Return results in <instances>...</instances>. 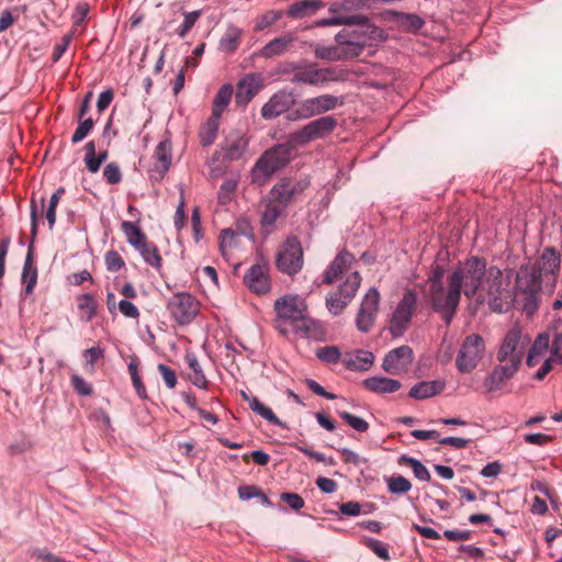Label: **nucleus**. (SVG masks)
<instances>
[{"label": "nucleus", "mask_w": 562, "mask_h": 562, "mask_svg": "<svg viewBox=\"0 0 562 562\" xmlns=\"http://www.w3.org/2000/svg\"><path fill=\"white\" fill-rule=\"evenodd\" d=\"M542 277L530 263L522 265L517 271L515 292L516 294H525V310L537 307L536 296L542 289Z\"/></svg>", "instance_id": "obj_10"}, {"label": "nucleus", "mask_w": 562, "mask_h": 562, "mask_svg": "<svg viewBox=\"0 0 562 562\" xmlns=\"http://www.w3.org/2000/svg\"><path fill=\"white\" fill-rule=\"evenodd\" d=\"M22 280L25 282V294H31L37 282V268L33 265V241L29 246V250L24 260Z\"/></svg>", "instance_id": "obj_31"}, {"label": "nucleus", "mask_w": 562, "mask_h": 562, "mask_svg": "<svg viewBox=\"0 0 562 562\" xmlns=\"http://www.w3.org/2000/svg\"><path fill=\"white\" fill-rule=\"evenodd\" d=\"M344 104V100L333 94H322L301 101L300 106L288 114L291 121L306 120L335 110Z\"/></svg>", "instance_id": "obj_7"}, {"label": "nucleus", "mask_w": 562, "mask_h": 562, "mask_svg": "<svg viewBox=\"0 0 562 562\" xmlns=\"http://www.w3.org/2000/svg\"><path fill=\"white\" fill-rule=\"evenodd\" d=\"M352 24L358 26L353 30L344 29L335 35V41L346 46L351 58L359 57L363 49L372 46L373 42L378 38L381 30L369 23L368 18Z\"/></svg>", "instance_id": "obj_4"}, {"label": "nucleus", "mask_w": 562, "mask_h": 562, "mask_svg": "<svg viewBox=\"0 0 562 562\" xmlns=\"http://www.w3.org/2000/svg\"><path fill=\"white\" fill-rule=\"evenodd\" d=\"M362 385L376 394H391L398 391L402 386L401 382L386 376H370L362 381Z\"/></svg>", "instance_id": "obj_27"}, {"label": "nucleus", "mask_w": 562, "mask_h": 562, "mask_svg": "<svg viewBox=\"0 0 562 562\" xmlns=\"http://www.w3.org/2000/svg\"><path fill=\"white\" fill-rule=\"evenodd\" d=\"M366 20L364 15H352L349 18H342V16H334V18H327V19H321L316 21V26H331V25H351L355 21L361 22Z\"/></svg>", "instance_id": "obj_50"}, {"label": "nucleus", "mask_w": 562, "mask_h": 562, "mask_svg": "<svg viewBox=\"0 0 562 562\" xmlns=\"http://www.w3.org/2000/svg\"><path fill=\"white\" fill-rule=\"evenodd\" d=\"M416 304L417 293L414 290H407L397 303L391 318L389 330L393 338L403 336L413 318Z\"/></svg>", "instance_id": "obj_13"}, {"label": "nucleus", "mask_w": 562, "mask_h": 562, "mask_svg": "<svg viewBox=\"0 0 562 562\" xmlns=\"http://www.w3.org/2000/svg\"><path fill=\"white\" fill-rule=\"evenodd\" d=\"M200 15H201L200 10L188 12L184 14V20H183L182 24L179 26V29L177 30V34L179 35V37H184L188 34V32L195 24V22Z\"/></svg>", "instance_id": "obj_53"}, {"label": "nucleus", "mask_w": 562, "mask_h": 562, "mask_svg": "<svg viewBox=\"0 0 562 562\" xmlns=\"http://www.w3.org/2000/svg\"><path fill=\"white\" fill-rule=\"evenodd\" d=\"M366 544L370 550H372L380 559L384 561L390 560L389 549L387 546L380 540H376L374 538H368L366 541Z\"/></svg>", "instance_id": "obj_55"}, {"label": "nucleus", "mask_w": 562, "mask_h": 562, "mask_svg": "<svg viewBox=\"0 0 562 562\" xmlns=\"http://www.w3.org/2000/svg\"><path fill=\"white\" fill-rule=\"evenodd\" d=\"M314 47L315 57L327 61H339L351 58L345 45L337 43L336 45L311 44Z\"/></svg>", "instance_id": "obj_28"}, {"label": "nucleus", "mask_w": 562, "mask_h": 562, "mask_svg": "<svg viewBox=\"0 0 562 562\" xmlns=\"http://www.w3.org/2000/svg\"><path fill=\"white\" fill-rule=\"evenodd\" d=\"M536 268L542 278L552 277L555 279L560 271L561 255L553 247H546L536 263L531 265Z\"/></svg>", "instance_id": "obj_22"}, {"label": "nucleus", "mask_w": 562, "mask_h": 562, "mask_svg": "<svg viewBox=\"0 0 562 562\" xmlns=\"http://www.w3.org/2000/svg\"><path fill=\"white\" fill-rule=\"evenodd\" d=\"M106 269L112 272L120 271L124 266V260L115 250H110L105 254Z\"/></svg>", "instance_id": "obj_56"}, {"label": "nucleus", "mask_w": 562, "mask_h": 562, "mask_svg": "<svg viewBox=\"0 0 562 562\" xmlns=\"http://www.w3.org/2000/svg\"><path fill=\"white\" fill-rule=\"evenodd\" d=\"M380 294L376 288H370L361 301L360 308L356 317V326L359 331L368 333L371 330L379 310Z\"/></svg>", "instance_id": "obj_15"}, {"label": "nucleus", "mask_w": 562, "mask_h": 562, "mask_svg": "<svg viewBox=\"0 0 562 562\" xmlns=\"http://www.w3.org/2000/svg\"><path fill=\"white\" fill-rule=\"evenodd\" d=\"M445 386L446 382L443 380L422 381L411 387L408 396L417 401H423L440 394Z\"/></svg>", "instance_id": "obj_26"}, {"label": "nucleus", "mask_w": 562, "mask_h": 562, "mask_svg": "<svg viewBox=\"0 0 562 562\" xmlns=\"http://www.w3.org/2000/svg\"><path fill=\"white\" fill-rule=\"evenodd\" d=\"M294 36L286 34L280 37H276L268 42L259 52V55L263 58H273L284 54L289 46L293 43Z\"/></svg>", "instance_id": "obj_29"}, {"label": "nucleus", "mask_w": 562, "mask_h": 562, "mask_svg": "<svg viewBox=\"0 0 562 562\" xmlns=\"http://www.w3.org/2000/svg\"><path fill=\"white\" fill-rule=\"evenodd\" d=\"M94 122L91 117L79 120V125L71 137V143L77 144L85 139L92 131Z\"/></svg>", "instance_id": "obj_51"}, {"label": "nucleus", "mask_w": 562, "mask_h": 562, "mask_svg": "<svg viewBox=\"0 0 562 562\" xmlns=\"http://www.w3.org/2000/svg\"><path fill=\"white\" fill-rule=\"evenodd\" d=\"M103 177L110 184H117L122 180V172L117 164L110 162L103 169Z\"/></svg>", "instance_id": "obj_54"}, {"label": "nucleus", "mask_w": 562, "mask_h": 562, "mask_svg": "<svg viewBox=\"0 0 562 562\" xmlns=\"http://www.w3.org/2000/svg\"><path fill=\"white\" fill-rule=\"evenodd\" d=\"M167 308L177 324L188 325L199 313V302L190 293L179 292L168 300Z\"/></svg>", "instance_id": "obj_14"}, {"label": "nucleus", "mask_w": 562, "mask_h": 562, "mask_svg": "<svg viewBox=\"0 0 562 562\" xmlns=\"http://www.w3.org/2000/svg\"><path fill=\"white\" fill-rule=\"evenodd\" d=\"M445 267L434 265L430 269L426 283L428 284L427 299L437 313H440L445 324L450 312V305L447 302V288L443 284Z\"/></svg>", "instance_id": "obj_6"}, {"label": "nucleus", "mask_w": 562, "mask_h": 562, "mask_svg": "<svg viewBox=\"0 0 562 562\" xmlns=\"http://www.w3.org/2000/svg\"><path fill=\"white\" fill-rule=\"evenodd\" d=\"M518 358L515 362H507L505 364H497L493 368L491 373L485 378L483 385L488 393L498 391L503 383L515 376L519 369Z\"/></svg>", "instance_id": "obj_19"}, {"label": "nucleus", "mask_w": 562, "mask_h": 562, "mask_svg": "<svg viewBox=\"0 0 562 562\" xmlns=\"http://www.w3.org/2000/svg\"><path fill=\"white\" fill-rule=\"evenodd\" d=\"M282 16V11H268L256 21L255 31L261 32L274 24Z\"/></svg>", "instance_id": "obj_52"}, {"label": "nucleus", "mask_w": 562, "mask_h": 562, "mask_svg": "<svg viewBox=\"0 0 562 562\" xmlns=\"http://www.w3.org/2000/svg\"><path fill=\"white\" fill-rule=\"evenodd\" d=\"M550 359L557 363H562V334H558L553 339Z\"/></svg>", "instance_id": "obj_64"}, {"label": "nucleus", "mask_w": 562, "mask_h": 562, "mask_svg": "<svg viewBox=\"0 0 562 562\" xmlns=\"http://www.w3.org/2000/svg\"><path fill=\"white\" fill-rule=\"evenodd\" d=\"M339 512L345 516L356 517L359 516L361 513V505L359 502L356 501L341 503L339 505Z\"/></svg>", "instance_id": "obj_63"}, {"label": "nucleus", "mask_w": 562, "mask_h": 562, "mask_svg": "<svg viewBox=\"0 0 562 562\" xmlns=\"http://www.w3.org/2000/svg\"><path fill=\"white\" fill-rule=\"evenodd\" d=\"M117 306H119L120 312L124 316L130 317V318H138L139 311H138L137 306L135 304H133L131 301L123 299L119 302Z\"/></svg>", "instance_id": "obj_61"}, {"label": "nucleus", "mask_w": 562, "mask_h": 562, "mask_svg": "<svg viewBox=\"0 0 562 562\" xmlns=\"http://www.w3.org/2000/svg\"><path fill=\"white\" fill-rule=\"evenodd\" d=\"M121 227L124 235L126 236L127 243L134 248L137 249L148 241L138 223L124 221L121 224Z\"/></svg>", "instance_id": "obj_32"}, {"label": "nucleus", "mask_w": 562, "mask_h": 562, "mask_svg": "<svg viewBox=\"0 0 562 562\" xmlns=\"http://www.w3.org/2000/svg\"><path fill=\"white\" fill-rule=\"evenodd\" d=\"M401 462L407 463L412 467L415 477L422 482L430 481V473L428 469L417 459L403 454Z\"/></svg>", "instance_id": "obj_44"}, {"label": "nucleus", "mask_w": 562, "mask_h": 562, "mask_svg": "<svg viewBox=\"0 0 562 562\" xmlns=\"http://www.w3.org/2000/svg\"><path fill=\"white\" fill-rule=\"evenodd\" d=\"M245 284L257 294H266L270 291L271 284L266 265H252L244 276Z\"/></svg>", "instance_id": "obj_21"}, {"label": "nucleus", "mask_w": 562, "mask_h": 562, "mask_svg": "<svg viewBox=\"0 0 562 562\" xmlns=\"http://www.w3.org/2000/svg\"><path fill=\"white\" fill-rule=\"evenodd\" d=\"M284 207L277 202L271 201L266 206L262 212L261 222L263 226H272L277 222V220L281 216Z\"/></svg>", "instance_id": "obj_46"}, {"label": "nucleus", "mask_w": 562, "mask_h": 562, "mask_svg": "<svg viewBox=\"0 0 562 562\" xmlns=\"http://www.w3.org/2000/svg\"><path fill=\"white\" fill-rule=\"evenodd\" d=\"M237 233L241 236L249 238V239L254 238V233H252L251 227L249 226V223L245 220H241V221L237 222L236 231L232 229V228H225L224 231H222L221 247H223L224 243H226L227 239H229V245H231L232 241L235 239Z\"/></svg>", "instance_id": "obj_40"}, {"label": "nucleus", "mask_w": 562, "mask_h": 562, "mask_svg": "<svg viewBox=\"0 0 562 562\" xmlns=\"http://www.w3.org/2000/svg\"><path fill=\"white\" fill-rule=\"evenodd\" d=\"M233 92L234 89L231 83H225L218 89L213 100L212 115L222 116L232 100Z\"/></svg>", "instance_id": "obj_34"}, {"label": "nucleus", "mask_w": 562, "mask_h": 562, "mask_svg": "<svg viewBox=\"0 0 562 562\" xmlns=\"http://www.w3.org/2000/svg\"><path fill=\"white\" fill-rule=\"evenodd\" d=\"M485 342L479 334L467 336L459 349L456 367L461 373L472 372L483 358Z\"/></svg>", "instance_id": "obj_11"}, {"label": "nucleus", "mask_w": 562, "mask_h": 562, "mask_svg": "<svg viewBox=\"0 0 562 562\" xmlns=\"http://www.w3.org/2000/svg\"><path fill=\"white\" fill-rule=\"evenodd\" d=\"M297 146L299 145L292 144L289 138L286 143L277 144L266 150L252 167V182L258 184L266 183L269 178L291 161L293 150Z\"/></svg>", "instance_id": "obj_3"}, {"label": "nucleus", "mask_w": 562, "mask_h": 562, "mask_svg": "<svg viewBox=\"0 0 562 562\" xmlns=\"http://www.w3.org/2000/svg\"><path fill=\"white\" fill-rule=\"evenodd\" d=\"M86 156H85V164L87 169L91 173H95L99 171L101 167L100 160H98L97 154H95V144L93 140L88 142L85 145Z\"/></svg>", "instance_id": "obj_48"}, {"label": "nucleus", "mask_w": 562, "mask_h": 562, "mask_svg": "<svg viewBox=\"0 0 562 562\" xmlns=\"http://www.w3.org/2000/svg\"><path fill=\"white\" fill-rule=\"evenodd\" d=\"M262 87V77L259 74H247L237 83L235 102L238 106H246Z\"/></svg>", "instance_id": "obj_20"}, {"label": "nucleus", "mask_w": 562, "mask_h": 562, "mask_svg": "<svg viewBox=\"0 0 562 562\" xmlns=\"http://www.w3.org/2000/svg\"><path fill=\"white\" fill-rule=\"evenodd\" d=\"M353 261L355 257L352 254L345 250L338 252L335 259L325 270L323 282L326 284L334 283L336 280L339 279L341 274L348 272Z\"/></svg>", "instance_id": "obj_24"}, {"label": "nucleus", "mask_w": 562, "mask_h": 562, "mask_svg": "<svg viewBox=\"0 0 562 562\" xmlns=\"http://www.w3.org/2000/svg\"><path fill=\"white\" fill-rule=\"evenodd\" d=\"M71 384L75 389V391L82 396H88L92 393V387L89 383L85 381L83 378L79 375H74L71 378Z\"/></svg>", "instance_id": "obj_62"}, {"label": "nucleus", "mask_w": 562, "mask_h": 562, "mask_svg": "<svg viewBox=\"0 0 562 562\" xmlns=\"http://www.w3.org/2000/svg\"><path fill=\"white\" fill-rule=\"evenodd\" d=\"M339 452L345 456L344 461L353 465L366 464L368 465L369 460L364 457L359 456L357 452L349 448H341Z\"/></svg>", "instance_id": "obj_59"}, {"label": "nucleus", "mask_w": 562, "mask_h": 562, "mask_svg": "<svg viewBox=\"0 0 562 562\" xmlns=\"http://www.w3.org/2000/svg\"><path fill=\"white\" fill-rule=\"evenodd\" d=\"M283 74H292L291 82L312 87H327L330 82L344 81L347 71L340 67L319 68L315 63L307 60L292 61Z\"/></svg>", "instance_id": "obj_2"}, {"label": "nucleus", "mask_w": 562, "mask_h": 562, "mask_svg": "<svg viewBox=\"0 0 562 562\" xmlns=\"http://www.w3.org/2000/svg\"><path fill=\"white\" fill-rule=\"evenodd\" d=\"M413 362V350L409 346L403 345L390 350L383 358L382 369L392 375L405 372Z\"/></svg>", "instance_id": "obj_18"}, {"label": "nucleus", "mask_w": 562, "mask_h": 562, "mask_svg": "<svg viewBox=\"0 0 562 562\" xmlns=\"http://www.w3.org/2000/svg\"><path fill=\"white\" fill-rule=\"evenodd\" d=\"M521 331L519 328H512L505 335L499 349L496 352V359L499 363L515 362L518 358V364H521L525 346L521 344Z\"/></svg>", "instance_id": "obj_16"}, {"label": "nucleus", "mask_w": 562, "mask_h": 562, "mask_svg": "<svg viewBox=\"0 0 562 562\" xmlns=\"http://www.w3.org/2000/svg\"><path fill=\"white\" fill-rule=\"evenodd\" d=\"M392 15L394 16V19L398 23V25L404 31H407V32H417L425 24V21L419 15H417L415 13H405V12L393 11Z\"/></svg>", "instance_id": "obj_35"}, {"label": "nucleus", "mask_w": 562, "mask_h": 562, "mask_svg": "<svg viewBox=\"0 0 562 562\" xmlns=\"http://www.w3.org/2000/svg\"><path fill=\"white\" fill-rule=\"evenodd\" d=\"M549 348V335L540 334L531 345L530 349L533 353L542 356Z\"/></svg>", "instance_id": "obj_60"}, {"label": "nucleus", "mask_w": 562, "mask_h": 562, "mask_svg": "<svg viewBox=\"0 0 562 562\" xmlns=\"http://www.w3.org/2000/svg\"><path fill=\"white\" fill-rule=\"evenodd\" d=\"M78 308L81 321L90 322L97 313V302L91 294H82L78 297Z\"/></svg>", "instance_id": "obj_41"}, {"label": "nucleus", "mask_w": 562, "mask_h": 562, "mask_svg": "<svg viewBox=\"0 0 562 562\" xmlns=\"http://www.w3.org/2000/svg\"><path fill=\"white\" fill-rule=\"evenodd\" d=\"M322 8H324V2L321 0H302L289 7L288 15L294 19H302L316 13Z\"/></svg>", "instance_id": "obj_30"}, {"label": "nucleus", "mask_w": 562, "mask_h": 562, "mask_svg": "<svg viewBox=\"0 0 562 562\" xmlns=\"http://www.w3.org/2000/svg\"><path fill=\"white\" fill-rule=\"evenodd\" d=\"M220 119L221 117L211 114V116L202 124L199 137L203 147L211 146L214 143L218 133Z\"/></svg>", "instance_id": "obj_33"}, {"label": "nucleus", "mask_w": 562, "mask_h": 562, "mask_svg": "<svg viewBox=\"0 0 562 562\" xmlns=\"http://www.w3.org/2000/svg\"><path fill=\"white\" fill-rule=\"evenodd\" d=\"M248 405H249V408L254 413L259 415L261 418L268 420L272 425H276V426L282 425L281 420L276 416V414L272 412V409L269 408L268 406L263 405L259 401L258 397H256V396L251 397L250 401L248 402Z\"/></svg>", "instance_id": "obj_42"}, {"label": "nucleus", "mask_w": 562, "mask_h": 562, "mask_svg": "<svg viewBox=\"0 0 562 562\" xmlns=\"http://www.w3.org/2000/svg\"><path fill=\"white\" fill-rule=\"evenodd\" d=\"M360 283L361 277L359 272L352 271L344 283L327 294L325 304L328 312L335 316L341 314L356 296Z\"/></svg>", "instance_id": "obj_9"}, {"label": "nucleus", "mask_w": 562, "mask_h": 562, "mask_svg": "<svg viewBox=\"0 0 562 562\" xmlns=\"http://www.w3.org/2000/svg\"><path fill=\"white\" fill-rule=\"evenodd\" d=\"M316 357L329 364H335L341 359V351L337 346H325L316 351Z\"/></svg>", "instance_id": "obj_47"}, {"label": "nucleus", "mask_w": 562, "mask_h": 562, "mask_svg": "<svg viewBox=\"0 0 562 562\" xmlns=\"http://www.w3.org/2000/svg\"><path fill=\"white\" fill-rule=\"evenodd\" d=\"M186 362L189 366V368L192 370V374L190 375V381L192 382V384L202 390L207 389L209 381H207L195 355L187 353Z\"/></svg>", "instance_id": "obj_36"}, {"label": "nucleus", "mask_w": 562, "mask_h": 562, "mask_svg": "<svg viewBox=\"0 0 562 562\" xmlns=\"http://www.w3.org/2000/svg\"><path fill=\"white\" fill-rule=\"evenodd\" d=\"M157 369L160 372L166 386L168 389H173L177 384L176 372L170 367H168L164 363H159Z\"/></svg>", "instance_id": "obj_58"}, {"label": "nucleus", "mask_w": 562, "mask_h": 562, "mask_svg": "<svg viewBox=\"0 0 562 562\" xmlns=\"http://www.w3.org/2000/svg\"><path fill=\"white\" fill-rule=\"evenodd\" d=\"M342 362L350 371H368L374 362V355L369 350L358 349L355 352H347Z\"/></svg>", "instance_id": "obj_25"}, {"label": "nucleus", "mask_w": 562, "mask_h": 562, "mask_svg": "<svg viewBox=\"0 0 562 562\" xmlns=\"http://www.w3.org/2000/svg\"><path fill=\"white\" fill-rule=\"evenodd\" d=\"M337 120L334 116H321L291 133L290 142L294 145L305 146L315 139L325 138L330 135L337 127Z\"/></svg>", "instance_id": "obj_8"}, {"label": "nucleus", "mask_w": 562, "mask_h": 562, "mask_svg": "<svg viewBox=\"0 0 562 562\" xmlns=\"http://www.w3.org/2000/svg\"><path fill=\"white\" fill-rule=\"evenodd\" d=\"M155 165L151 169L153 177L164 178L171 166L172 144L169 137L160 140L154 151Z\"/></svg>", "instance_id": "obj_23"}, {"label": "nucleus", "mask_w": 562, "mask_h": 562, "mask_svg": "<svg viewBox=\"0 0 562 562\" xmlns=\"http://www.w3.org/2000/svg\"><path fill=\"white\" fill-rule=\"evenodd\" d=\"M339 417L358 432H366L369 429V423L363 418L352 415L348 412H338Z\"/></svg>", "instance_id": "obj_49"}, {"label": "nucleus", "mask_w": 562, "mask_h": 562, "mask_svg": "<svg viewBox=\"0 0 562 562\" xmlns=\"http://www.w3.org/2000/svg\"><path fill=\"white\" fill-rule=\"evenodd\" d=\"M270 194L273 202H277L278 204L282 205L284 209L294 199L293 193L289 189V184H286L283 179L281 182L273 186Z\"/></svg>", "instance_id": "obj_43"}, {"label": "nucleus", "mask_w": 562, "mask_h": 562, "mask_svg": "<svg viewBox=\"0 0 562 562\" xmlns=\"http://www.w3.org/2000/svg\"><path fill=\"white\" fill-rule=\"evenodd\" d=\"M293 91L282 89L270 97L261 108V116L266 120H273L286 113L295 104Z\"/></svg>", "instance_id": "obj_17"}, {"label": "nucleus", "mask_w": 562, "mask_h": 562, "mask_svg": "<svg viewBox=\"0 0 562 562\" xmlns=\"http://www.w3.org/2000/svg\"><path fill=\"white\" fill-rule=\"evenodd\" d=\"M274 310L280 318L290 321L296 333L308 336L314 327L313 319L306 316V306L297 295H284L274 302Z\"/></svg>", "instance_id": "obj_5"}, {"label": "nucleus", "mask_w": 562, "mask_h": 562, "mask_svg": "<svg viewBox=\"0 0 562 562\" xmlns=\"http://www.w3.org/2000/svg\"><path fill=\"white\" fill-rule=\"evenodd\" d=\"M280 498L295 512L300 510L305 505L303 497L296 493L285 492L280 495Z\"/></svg>", "instance_id": "obj_57"}, {"label": "nucleus", "mask_w": 562, "mask_h": 562, "mask_svg": "<svg viewBox=\"0 0 562 562\" xmlns=\"http://www.w3.org/2000/svg\"><path fill=\"white\" fill-rule=\"evenodd\" d=\"M509 279V276L504 277L497 266L487 267L482 257L471 256L460 262L447 278V302L450 305L447 326L457 313L462 294L468 299L477 295L476 301L480 304L485 301L482 293L477 294L481 288L486 292L487 304L493 312H507L514 302Z\"/></svg>", "instance_id": "obj_1"}, {"label": "nucleus", "mask_w": 562, "mask_h": 562, "mask_svg": "<svg viewBox=\"0 0 562 562\" xmlns=\"http://www.w3.org/2000/svg\"><path fill=\"white\" fill-rule=\"evenodd\" d=\"M277 268L285 274L294 276L303 267V249L295 236H290L280 247L277 259Z\"/></svg>", "instance_id": "obj_12"}, {"label": "nucleus", "mask_w": 562, "mask_h": 562, "mask_svg": "<svg viewBox=\"0 0 562 562\" xmlns=\"http://www.w3.org/2000/svg\"><path fill=\"white\" fill-rule=\"evenodd\" d=\"M389 492L396 495H402L412 488L409 480L402 475H393L386 479Z\"/></svg>", "instance_id": "obj_45"}, {"label": "nucleus", "mask_w": 562, "mask_h": 562, "mask_svg": "<svg viewBox=\"0 0 562 562\" xmlns=\"http://www.w3.org/2000/svg\"><path fill=\"white\" fill-rule=\"evenodd\" d=\"M248 146V140L238 136L233 140L227 142V144L223 147L225 159L233 161L238 160L243 157Z\"/></svg>", "instance_id": "obj_37"}, {"label": "nucleus", "mask_w": 562, "mask_h": 562, "mask_svg": "<svg viewBox=\"0 0 562 562\" xmlns=\"http://www.w3.org/2000/svg\"><path fill=\"white\" fill-rule=\"evenodd\" d=\"M144 261L150 267L159 270L161 268V257L157 246L153 241H147L142 247L137 248Z\"/></svg>", "instance_id": "obj_39"}, {"label": "nucleus", "mask_w": 562, "mask_h": 562, "mask_svg": "<svg viewBox=\"0 0 562 562\" xmlns=\"http://www.w3.org/2000/svg\"><path fill=\"white\" fill-rule=\"evenodd\" d=\"M241 31L238 27L229 26L225 35L220 40L218 48L226 53H234L239 44Z\"/></svg>", "instance_id": "obj_38"}]
</instances>
